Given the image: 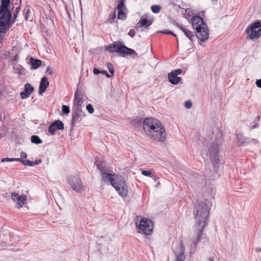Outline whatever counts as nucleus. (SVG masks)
Listing matches in <instances>:
<instances>
[{
	"label": "nucleus",
	"instance_id": "nucleus-25",
	"mask_svg": "<svg viewBox=\"0 0 261 261\" xmlns=\"http://www.w3.org/2000/svg\"><path fill=\"white\" fill-rule=\"evenodd\" d=\"M168 80L170 83L173 85H176L180 82L181 78L177 76L173 73L170 72L168 75Z\"/></svg>",
	"mask_w": 261,
	"mask_h": 261
},
{
	"label": "nucleus",
	"instance_id": "nucleus-4",
	"mask_svg": "<svg viewBox=\"0 0 261 261\" xmlns=\"http://www.w3.org/2000/svg\"><path fill=\"white\" fill-rule=\"evenodd\" d=\"M220 150V144L217 143L216 140L213 142L208 148V153L210 154L211 163L213 165L214 172L217 173L220 166V155L219 154Z\"/></svg>",
	"mask_w": 261,
	"mask_h": 261
},
{
	"label": "nucleus",
	"instance_id": "nucleus-2",
	"mask_svg": "<svg viewBox=\"0 0 261 261\" xmlns=\"http://www.w3.org/2000/svg\"><path fill=\"white\" fill-rule=\"evenodd\" d=\"M191 21L192 27L196 31V35L199 43L202 45L201 42L208 38V29L206 24L203 18L198 15L193 16Z\"/></svg>",
	"mask_w": 261,
	"mask_h": 261
},
{
	"label": "nucleus",
	"instance_id": "nucleus-50",
	"mask_svg": "<svg viewBox=\"0 0 261 261\" xmlns=\"http://www.w3.org/2000/svg\"><path fill=\"white\" fill-rule=\"evenodd\" d=\"M13 161V158H3L2 160V162H12Z\"/></svg>",
	"mask_w": 261,
	"mask_h": 261
},
{
	"label": "nucleus",
	"instance_id": "nucleus-53",
	"mask_svg": "<svg viewBox=\"0 0 261 261\" xmlns=\"http://www.w3.org/2000/svg\"><path fill=\"white\" fill-rule=\"evenodd\" d=\"M23 159L21 158H13V161H18L21 162L22 164L23 163Z\"/></svg>",
	"mask_w": 261,
	"mask_h": 261
},
{
	"label": "nucleus",
	"instance_id": "nucleus-6",
	"mask_svg": "<svg viewBox=\"0 0 261 261\" xmlns=\"http://www.w3.org/2000/svg\"><path fill=\"white\" fill-rule=\"evenodd\" d=\"M112 186L118 192L119 195L123 198L128 196V190L124 178L121 176L116 177L115 182L113 183Z\"/></svg>",
	"mask_w": 261,
	"mask_h": 261
},
{
	"label": "nucleus",
	"instance_id": "nucleus-16",
	"mask_svg": "<svg viewBox=\"0 0 261 261\" xmlns=\"http://www.w3.org/2000/svg\"><path fill=\"white\" fill-rule=\"evenodd\" d=\"M237 144L239 146H246L250 143L258 144V142L254 139H249L246 138L242 135L238 134L237 135Z\"/></svg>",
	"mask_w": 261,
	"mask_h": 261
},
{
	"label": "nucleus",
	"instance_id": "nucleus-29",
	"mask_svg": "<svg viewBox=\"0 0 261 261\" xmlns=\"http://www.w3.org/2000/svg\"><path fill=\"white\" fill-rule=\"evenodd\" d=\"M31 142L36 144H39L42 143V140L36 135H33L31 137Z\"/></svg>",
	"mask_w": 261,
	"mask_h": 261
},
{
	"label": "nucleus",
	"instance_id": "nucleus-24",
	"mask_svg": "<svg viewBox=\"0 0 261 261\" xmlns=\"http://www.w3.org/2000/svg\"><path fill=\"white\" fill-rule=\"evenodd\" d=\"M42 61L40 60L31 57L30 59V63L31 65L32 69H36L41 65Z\"/></svg>",
	"mask_w": 261,
	"mask_h": 261
},
{
	"label": "nucleus",
	"instance_id": "nucleus-30",
	"mask_svg": "<svg viewBox=\"0 0 261 261\" xmlns=\"http://www.w3.org/2000/svg\"><path fill=\"white\" fill-rule=\"evenodd\" d=\"M159 33L172 35L174 37H175L176 38L177 40L178 41V39L177 38L176 35L173 32H172L171 31L162 30V31L159 32Z\"/></svg>",
	"mask_w": 261,
	"mask_h": 261
},
{
	"label": "nucleus",
	"instance_id": "nucleus-11",
	"mask_svg": "<svg viewBox=\"0 0 261 261\" xmlns=\"http://www.w3.org/2000/svg\"><path fill=\"white\" fill-rule=\"evenodd\" d=\"M85 116V113L82 110V107H73L71 124L72 127H74L76 123H79Z\"/></svg>",
	"mask_w": 261,
	"mask_h": 261
},
{
	"label": "nucleus",
	"instance_id": "nucleus-56",
	"mask_svg": "<svg viewBox=\"0 0 261 261\" xmlns=\"http://www.w3.org/2000/svg\"><path fill=\"white\" fill-rule=\"evenodd\" d=\"M1 2L10 3V0H1Z\"/></svg>",
	"mask_w": 261,
	"mask_h": 261
},
{
	"label": "nucleus",
	"instance_id": "nucleus-49",
	"mask_svg": "<svg viewBox=\"0 0 261 261\" xmlns=\"http://www.w3.org/2000/svg\"><path fill=\"white\" fill-rule=\"evenodd\" d=\"M20 155L21 159H26L27 158V154L23 151H21L20 153Z\"/></svg>",
	"mask_w": 261,
	"mask_h": 261
},
{
	"label": "nucleus",
	"instance_id": "nucleus-8",
	"mask_svg": "<svg viewBox=\"0 0 261 261\" xmlns=\"http://www.w3.org/2000/svg\"><path fill=\"white\" fill-rule=\"evenodd\" d=\"M159 128H157L154 126V128L151 129L146 134L157 141L163 142L166 138V133L162 123L161 126H159Z\"/></svg>",
	"mask_w": 261,
	"mask_h": 261
},
{
	"label": "nucleus",
	"instance_id": "nucleus-42",
	"mask_svg": "<svg viewBox=\"0 0 261 261\" xmlns=\"http://www.w3.org/2000/svg\"><path fill=\"white\" fill-rule=\"evenodd\" d=\"M192 106V102L190 101H186L185 102V107L187 109H190Z\"/></svg>",
	"mask_w": 261,
	"mask_h": 261
},
{
	"label": "nucleus",
	"instance_id": "nucleus-9",
	"mask_svg": "<svg viewBox=\"0 0 261 261\" xmlns=\"http://www.w3.org/2000/svg\"><path fill=\"white\" fill-rule=\"evenodd\" d=\"M68 182L72 189L78 193H82L85 190V186L79 176L73 175L69 176Z\"/></svg>",
	"mask_w": 261,
	"mask_h": 261
},
{
	"label": "nucleus",
	"instance_id": "nucleus-60",
	"mask_svg": "<svg viewBox=\"0 0 261 261\" xmlns=\"http://www.w3.org/2000/svg\"><path fill=\"white\" fill-rule=\"evenodd\" d=\"M210 260H211V261H214L213 258H210Z\"/></svg>",
	"mask_w": 261,
	"mask_h": 261
},
{
	"label": "nucleus",
	"instance_id": "nucleus-44",
	"mask_svg": "<svg viewBox=\"0 0 261 261\" xmlns=\"http://www.w3.org/2000/svg\"><path fill=\"white\" fill-rule=\"evenodd\" d=\"M171 72L177 76V75L181 73L182 70L180 69H177Z\"/></svg>",
	"mask_w": 261,
	"mask_h": 261
},
{
	"label": "nucleus",
	"instance_id": "nucleus-57",
	"mask_svg": "<svg viewBox=\"0 0 261 261\" xmlns=\"http://www.w3.org/2000/svg\"><path fill=\"white\" fill-rule=\"evenodd\" d=\"M256 118H257L258 120H259V119H260V116H258Z\"/></svg>",
	"mask_w": 261,
	"mask_h": 261
},
{
	"label": "nucleus",
	"instance_id": "nucleus-41",
	"mask_svg": "<svg viewBox=\"0 0 261 261\" xmlns=\"http://www.w3.org/2000/svg\"><path fill=\"white\" fill-rule=\"evenodd\" d=\"M20 8H21L20 6H19L18 7L16 8V9L15 10V12H14V14H13V17H15V18L17 16V15L20 10Z\"/></svg>",
	"mask_w": 261,
	"mask_h": 261
},
{
	"label": "nucleus",
	"instance_id": "nucleus-26",
	"mask_svg": "<svg viewBox=\"0 0 261 261\" xmlns=\"http://www.w3.org/2000/svg\"><path fill=\"white\" fill-rule=\"evenodd\" d=\"M27 200L25 196H20V198H19L16 201V206L19 208L22 206L24 204L25 201Z\"/></svg>",
	"mask_w": 261,
	"mask_h": 261
},
{
	"label": "nucleus",
	"instance_id": "nucleus-55",
	"mask_svg": "<svg viewBox=\"0 0 261 261\" xmlns=\"http://www.w3.org/2000/svg\"><path fill=\"white\" fill-rule=\"evenodd\" d=\"M18 58H19L18 55L16 54L14 57L13 59H12V61H17L18 60Z\"/></svg>",
	"mask_w": 261,
	"mask_h": 261
},
{
	"label": "nucleus",
	"instance_id": "nucleus-3",
	"mask_svg": "<svg viewBox=\"0 0 261 261\" xmlns=\"http://www.w3.org/2000/svg\"><path fill=\"white\" fill-rule=\"evenodd\" d=\"M107 50L111 53H117L121 56L125 57L126 56L138 57L137 52L133 49L126 46L120 41L113 42L107 47Z\"/></svg>",
	"mask_w": 261,
	"mask_h": 261
},
{
	"label": "nucleus",
	"instance_id": "nucleus-22",
	"mask_svg": "<svg viewBox=\"0 0 261 261\" xmlns=\"http://www.w3.org/2000/svg\"><path fill=\"white\" fill-rule=\"evenodd\" d=\"M174 24L178 27L184 33L187 38H188L191 41H193L194 35L192 32L182 27L181 24H179L177 22L175 23Z\"/></svg>",
	"mask_w": 261,
	"mask_h": 261
},
{
	"label": "nucleus",
	"instance_id": "nucleus-23",
	"mask_svg": "<svg viewBox=\"0 0 261 261\" xmlns=\"http://www.w3.org/2000/svg\"><path fill=\"white\" fill-rule=\"evenodd\" d=\"M116 176H115V175H113L112 174L107 173L105 172L102 173V178L103 180L105 182L107 181L110 182L112 186L113 183H114L115 182Z\"/></svg>",
	"mask_w": 261,
	"mask_h": 261
},
{
	"label": "nucleus",
	"instance_id": "nucleus-5",
	"mask_svg": "<svg viewBox=\"0 0 261 261\" xmlns=\"http://www.w3.org/2000/svg\"><path fill=\"white\" fill-rule=\"evenodd\" d=\"M247 38L251 40L257 39L261 36V21L257 20L252 23L246 29Z\"/></svg>",
	"mask_w": 261,
	"mask_h": 261
},
{
	"label": "nucleus",
	"instance_id": "nucleus-35",
	"mask_svg": "<svg viewBox=\"0 0 261 261\" xmlns=\"http://www.w3.org/2000/svg\"><path fill=\"white\" fill-rule=\"evenodd\" d=\"M142 118L134 119L132 123L134 125H141L142 123Z\"/></svg>",
	"mask_w": 261,
	"mask_h": 261
},
{
	"label": "nucleus",
	"instance_id": "nucleus-15",
	"mask_svg": "<svg viewBox=\"0 0 261 261\" xmlns=\"http://www.w3.org/2000/svg\"><path fill=\"white\" fill-rule=\"evenodd\" d=\"M11 18L0 16V33H7L10 29Z\"/></svg>",
	"mask_w": 261,
	"mask_h": 261
},
{
	"label": "nucleus",
	"instance_id": "nucleus-46",
	"mask_svg": "<svg viewBox=\"0 0 261 261\" xmlns=\"http://www.w3.org/2000/svg\"><path fill=\"white\" fill-rule=\"evenodd\" d=\"M116 17V15L115 13H114L110 16L109 20L110 21V22H112L114 21Z\"/></svg>",
	"mask_w": 261,
	"mask_h": 261
},
{
	"label": "nucleus",
	"instance_id": "nucleus-59",
	"mask_svg": "<svg viewBox=\"0 0 261 261\" xmlns=\"http://www.w3.org/2000/svg\"><path fill=\"white\" fill-rule=\"evenodd\" d=\"M257 250H258L259 251L261 252V248L258 249Z\"/></svg>",
	"mask_w": 261,
	"mask_h": 261
},
{
	"label": "nucleus",
	"instance_id": "nucleus-38",
	"mask_svg": "<svg viewBox=\"0 0 261 261\" xmlns=\"http://www.w3.org/2000/svg\"><path fill=\"white\" fill-rule=\"evenodd\" d=\"M14 69L16 70L17 73L20 74H23L24 72V68L20 65H18L17 67H14Z\"/></svg>",
	"mask_w": 261,
	"mask_h": 261
},
{
	"label": "nucleus",
	"instance_id": "nucleus-61",
	"mask_svg": "<svg viewBox=\"0 0 261 261\" xmlns=\"http://www.w3.org/2000/svg\"><path fill=\"white\" fill-rule=\"evenodd\" d=\"M217 0H212V1H217Z\"/></svg>",
	"mask_w": 261,
	"mask_h": 261
},
{
	"label": "nucleus",
	"instance_id": "nucleus-12",
	"mask_svg": "<svg viewBox=\"0 0 261 261\" xmlns=\"http://www.w3.org/2000/svg\"><path fill=\"white\" fill-rule=\"evenodd\" d=\"M84 99V92L79 87L75 90L74 96V100L73 102V107H82Z\"/></svg>",
	"mask_w": 261,
	"mask_h": 261
},
{
	"label": "nucleus",
	"instance_id": "nucleus-52",
	"mask_svg": "<svg viewBox=\"0 0 261 261\" xmlns=\"http://www.w3.org/2000/svg\"><path fill=\"white\" fill-rule=\"evenodd\" d=\"M41 162H42V160L40 159H37L34 162L33 161V164H34V166L35 165H38V164H40Z\"/></svg>",
	"mask_w": 261,
	"mask_h": 261
},
{
	"label": "nucleus",
	"instance_id": "nucleus-31",
	"mask_svg": "<svg viewBox=\"0 0 261 261\" xmlns=\"http://www.w3.org/2000/svg\"><path fill=\"white\" fill-rule=\"evenodd\" d=\"M161 6L159 5H152L151 7V10L152 12L154 13H158L161 10Z\"/></svg>",
	"mask_w": 261,
	"mask_h": 261
},
{
	"label": "nucleus",
	"instance_id": "nucleus-27",
	"mask_svg": "<svg viewBox=\"0 0 261 261\" xmlns=\"http://www.w3.org/2000/svg\"><path fill=\"white\" fill-rule=\"evenodd\" d=\"M97 168L102 173L104 172L106 170V163L105 162H98L96 161L95 163Z\"/></svg>",
	"mask_w": 261,
	"mask_h": 261
},
{
	"label": "nucleus",
	"instance_id": "nucleus-43",
	"mask_svg": "<svg viewBox=\"0 0 261 261\" xmlns=\"http://www.w3.org/2000/svg\"><path fill=\"white\" fill-rule=\"evenodd\" d=\"M182 9V15H184V16L185 18H188V17H190V14L189 13L186 16V13L187 12V11L188 9Z\"/></svg>",
	"mask_w": 261,
	"mask_h": 261
},
{
	"label": "nucleus",
	"instance_id": "nucleus-20",
	"mask_svg": "<svg viewBox=\"0 0 261 261\" xmlns=\"http://www.w3.org/2000/svg\"><path fill=\"white\" fill-rule=\"evenodd\" d=\"M34 90V87L30 84H25L24 86V90L20 93L21 98L25 99L29 97Z\"/></svg>",
	"mask_w": 261,
	"mask_h": 261
},
{
	"label": "nucleus",
	"instance_id": "nucleus-33",
	"mask_svg": "<svg viewBox=\"0 0 261 261\" xmlns=\"http://www.w3.org/2000/svg\"><path fill=\"white\" fill-rule=\"evenodd\" d=\"M141 173L144 176H150V177L151 176L152 172L151 170H144V169H141Z\"/></svg>",
	"mask_w": 261,
	"mask_h": 261
},
{
	"label": "nucleus",
	"instance_id": "nucleus-58",
	"mask_svg": "<svg viewBox=\"0 0 261 261\" xmlns=\"http://www.w3.org/2000/svg\"><path fill=\"white\" fill-rule=\"evenodd\" d=\"M204 13V11H202V12H201V13H202V15H203Z\"/></svg>",
	"mask_w": 261,
	"mask_h": 261
},
{
	"label": "nucleus",
	"instance_id": "nucleus-19",
	"mask_svg": "<svg viewBox=\"0 0 261 261\" xmlns=\"http://www.w3.org/2000/svg\"><path fill=\"white\" fill-rule=\"evenodd\" d=\"M153 22V20L148 19L147 15H143L140 19L139 22L137 23L136 28L145 27L147 28L150 26Z\"/></svg>",
	"mask_w": 261,
	"mask_h": 261
},
{
	"label": "nucleus",
	"instance_id": "nucleus-34",
	"mask_svg": "<svg viewBox=\"0 0 261 261\" xmlns=\"http://www.w3.org/2000/svg\"><path fill=\"white\" fill-rule=\"evenodd\" d=\"M62 111L64 114L68 115L70 113V109L69 106L63 105L62 107Z\"/></svg>",
	"mask_w": 261,
	"mask_h": 261
},
{
	"label": "nucleus",
	"instance_id": "nucleus-45",
	"mask_svg": "<svg viewBox=\"0 0 261 261\" xmlns=\"http://www.w3.org/2000/svg\"><path fill=\"white\" fill-rule=\"evenodd\" d=\"M46 73L51 75L53 74V69L50 67H47L46 70Z\"/></svg>",
	"mask_w": 261,
	"mask_h": 261
},
{
	"label": "nucleus",
	"instance_id": "nucleus-14",
	"mask_svg": "<svg viewBox=\"0 0 261 261\" xmlns=\"http://www.w3.org/2000/svg\"><path fill=\"white\" fill-rule=\"evenodd\" d=\"M125 0H118L117 9L118 10V18L121 20H125L126 18V14L124 12L125 10H127V8L125 7L124 3Z\"/></svg>",
	"mask_w": 261,
	"mask_h": 261
},
{
	"label": "nucleus",
	"instance_id": "nucleus-18",
	"mask_svg": "<svg viewBox=\"0 0 261 261\" xmlns=\"http://www.w3.org/2000/svg\"><path fill=\"white\" fill-rule=\"evenodd\" d=\"M177 252L175 253L176 256L175 261H185V248L183 244V242L181 241L179 243V246L177 249Z\"/></svg>",
	"mask_w": 261,
	"mask_h": 261
},
{
	"label": "nucleus",
	"instance_id": "nucleus-7",
	"mask_svg": "<svg viewBox=\"0 0 261 261\" xmlns=\"http://www.w3.org/2000/svg\"><path fill=\"white\" fill-rule=\"evenodd\" d=\"M136 227L139 228V232L145 235H150L153 230V222L149 219L142 218L139 223L136 222Z\"/></svg>",
	"mask_w": 261,
	"mask_h": 261
},
{
	"label": "nucleus",
	"instance_id": "nucleus-37",
	"mask_svg": "<svg viewBox=\"0 0 261 261\" xmlns=\"http://www.w3.org/2000/svg\"><path fill=\"white\" fill-rule=\"evenodd\" d=\"M23 163H22V164L25 166H28L30 167L34 166V164H33V161L23 159Z\"/></svg>",
	"mask_w": 261,
	"mask_h": 261
},
{
	"label": "nucleus",
	"instance_id": "nucleus-1",
	"mask_svg": "<svg viewBox=\"0 0 261 261\" xmlns=\"http://www.w3.org/2000/svg\"><path fill=\"white\" fill-rule=\"evenodd\" d=\"M207 200L204 201H197L194 205L193 216L195 219V224L193 226L194 232L196 237L193 240V247L196 248L203 234L204 228L207 226L210 208Z\"/></svg>",
	"mask_w": 261,
	"mask_h": 261
},
{
	"label": "nucleus",
	"instance_id": "nucleus-32",
	"mask_svg": "<svg viewBox=\"0 0 261 261\" xmlns=\"http://www.w3.org/2000/svg\"><path fill=\"white\" fill-rule=\"evenodd\" d=\"M30 12V11L29 7H26L23 10V15L24 16V19L27 21L28 20V19H29V14Z\"/></svg>",
	"mask_w": 261,
	"mask_h": 261
},
{
	"label": "nucleus",
	"instance_id": "nucleus-13",
	"mask_svg": "<svg viewBox=\"0 0 261 261\" xmlns=\"http://www.w3.org/2000/svg\"><path fill=\"white\" fill-rule=\"evenodd\" d=\"M64 129V125L63 122L60 120H57L49 125L48 131L50 135H54L56 130H62Z\"/></svg>",
	"mask_w": 261,
	"mask_h": 261
},
{
	"label": "nucleus",
	"instance_id": "nucleus-51",
	"mask_svg": "<svg viewBox=\"0 0 261 261\" xmlns=\"http://www.w3.org/2000/svg\"><path fill=\"white\" fill-rule=\"evenodd\" d=\"M256 85L259 88H261V79L257 80L255 82Z\"/></svg>",
	"mask_w": 261,
	"mask_h": 261
},
{
	"label": "nucleus",
	"instance_id": "nucleus-48",
	"mask_svg": "<svg viewBox=\"0 0 261 261\" xmlns=\"http://www.w3.org/2000/svg\"><path fill=\"white\" fill-rule=\"evenodd\" d=\"M6 33H0V43H2L5 37Z\"/></svg>",
	"mask_w": 261,
	"mask_h": 261
},
{
	"label": "nucleus",
	"instance_id": "nucleus-54",
	"mask_svg": "<svg viewBox=\"0 0 261 261\" xmlns=\"http://www.w3.org/2000/svg\"><path fill=\"white\" fill-rule=\"evenodd\" d=\"M258 127H259V124L258 123H256L254 125H252L251 126V129H254V128H258Z\"/></svg>",
	"mask_w": 261,
	"mask_h": 261
},
{
	"label": "nucleus",
	"instance_id": "nucleus-47",
	"mask_svg": "<svg viewBox=\"0 0 261 261\" xmlns=\"http://www.w3.org/2000/svg\"><path fill=\"white\" fill-rule=\"evenodd\" d=\"M135 34L136 32L134 29H130L128 33V35L132 38H133L135 36Z\"/></svg>",
	"mask_w": 261,
	"mask_h": 261
},
{
	"label": "nucleus",
	"instance_id": "nucleus-40",
	"mask_svg": "<svg viewBox=\"0 0 261 261\" xmlns=\"http://www.w3.org/2000/svg\"><path fill=\"white\" fill-rule=\"evenodd\" d=\"M12 199L16 202L19 198H20V196L15 193H12L11 195Z\"/></svg>",
	"mask_w": 261,
	"mask_h": 261
},
{
	"label": "nucleus",
	"instance_id": "nucleus-17",
	"mask_svg": "<svg viewBox=\"0 0 261 261\" xmlns=\"http://www.w3.org/2000/svg\"><path fill=\"white\" fill-rule=\"evenodd\" d=\"M10 3L1 2L0 6V16L4 15V17L11 18L12 14L9 10Z\"/></svg>",
	"mask_w": 261,
	"mask_h": 261
},
{
	"label": "nucleus",
	"instance_id": "nucleus-36",
	"mask_svg": "<svg viewBox=\"0 0 261 261\" xmlns=\"http://www.w3.org/2000/svg\"><path fill=\"white\" fill-rule=\"evenodd\" d=\"M107 64L110 73L112 74V76H113L114 74V69L113 65L109 62H108Z\"/></svg>",
	"mask_w": 261,
	"mask_h": 261
},
{
	"label": "nucleus",
	"instance_id": "nucleus-28",
	"mask_svg": "<svg viewBox=\"0 0 261 261\" xmlns=\"http://www.w3.org/2000/svg\"><path fill=\"white\" fill-rule=\"evenodd\" d=\"M93 73L95 75H97L99 73H101L105 74L107 77L109 78L111 77V75L108 73L106 70H100L97 68H94L93 70Z\"/></svg>",
	"mask_w": 261,
	"mask_h": 261
},
{
	"label": "nucleus",
	"instance_id": "nucleus-10",
	"mask_svg": "<svg viewBox=\"0 0 261 261\" xmlns=\"http://www.w3.org/2000/svg\"><path fill=\"white\" fill-rule=\"evenodd\" d=\"M154 126H156L157 128L160 127L159 126H161V121L155 118H146L143 121V127L146 134L148 131L150 130L151 129L154 128Z\"/></svg>",
	"mask_w": 261,
	"mask_h": 261
},
{
	"label": "nucleus",
	"instance_id": "nucleus-39",
	"mask_svg": "<svg viewBox=\"0 0 261 261\" xmlns=\"http://www.w3.org/2000/svg\"><path fill=\"white\" fill-rule=\"evenodd\" d=\"M86 109L90 114H92L94 111V109L93 108L92 105L90 103L88 104L86 106Z\"/></svg>",
	"mask_w": 261,
	"mask_h": 261
},
{
	"label": "nucleus",
	"instance_id": "nucleus-21",
	"mask_svg": "<svg viewBox=\"0 0 261 261\" xmlns=\"http://www.w3.org/2000/svg\"><path fill=\"white\" fill-rule=\"evenodd\" d=\"M49 86V82L46 76L41 78L39 87V94L41 95L44 93Z\"/></svg>",
	"mask_w": 261,
	"mask_h": 261
}]
</instances>
